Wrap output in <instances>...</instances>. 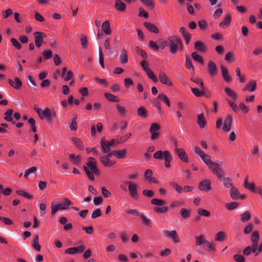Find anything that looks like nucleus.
I'll list each match as a JSON object with an SVG mask.
<instances>
[{"label": "nucleus", "instance_id": "bf43d9fd", "mask_svg": "<svg viewBox=\"0 0 262 262\" xmlns=\"http://www.w3.org/2000/svg\"><path fill=\"white\" fill-rule=\"evenodd\" d=\"M238 206V204L236 202H231L225 205L226 208L229 210H233L236 209Z\"/></svg>", "mask_w": 262, "mask_h": 262}, {"label": "nucleus", "instance_id": "a878e982", "mask_svg": "<svg viewBox=\"0 0 262 262\" xmlns=\"http://www.w3.org/2000/svg\"><path fill=\"white\" fill-rule=\"evenodd\" d=\"M120 62L122 64H126L128 62L127 51L124 49H121V54L119 57Z\"/></svg>", "mask_w": 262, "mask_h": 262}, {"label": "nucleus", "instance_id": "603ef678", "mask_svg": "<svg viewBox=\"0 0 262 262\" xmlns=\"http://www.w3.org/2000/svg\"><path fill=\"white\" fill-rule=\"evenodd\" d=\"M146 73L148 77L152 81H154L155 82H157L158 81L157 78L156 77V76L155 75L153 72L151 71L150 69H146Z\"/></svg>", "mask_w": 262, "mask_h": 262}, {"label": "nucleus", "instance_id": "aec40b11", "mask_svg": "<svg viewBox=\"0 0 262 262\" xmlns=\"http://www.w3.org/2000/svg\"><path fill=\"white\" fill-rule=\"evenodd\" d=\"M175 152L178 156L179 158L184 162L187 163L188 161V158L185 152V150L183 148H175Z\"/></svg>", "mask_w": 262, "mask_h": 262}, {"label": "nucleus", "instance_id": "2eb2a0df", "mask_svg": "<svg viewBox=\"0 0 262 262\" xmlns=\"http://www.w3.org/2000/svg\"><path fill=\"white\" fill-rule=\"evenodd\" d=\"M230 195L231 199L233 200L238 199L244 200L246 198V196L244 194H241L238 190L235 187H231L230 190Z\"/></svg>", "mask_w": 262, "mask_h": 262}, {"label": "nucleus", "instance_id": "052dcab7", "mask_svg": "<svg viewBox=\"0 0 262 262\" xmlns=\"http://www.w3.org/2000/svg\"><path fill=\"white\" fill-rule=\"evenodd\" d=\"M102 213L100 209L97 208L94 210L91 215V218L92 219H95L97 217L101 216Z\"/></svg>", "mask_w": 262, "mask_h": 262}, {"label": "nucleus", "instance_id": "ea45409f", "mask_svg": "<svg viewBox=\"0 0 262 262\" xmlns=\"http://www.w3.org/2000/svg\"><path fill=\"white\" fill-rule=\"evenodd\" d=\"M158 98L160 100L164 102L168 107L170 106V101L168 96L165 94L161 93L159 94Z\"/></svg>", "mask_w": 262, "mask_h": 262}, {"label": "nucleus", "instance_id": "4c0bfd02", "mask_svg": "<svg viewBox=\"0 0 262 262\" xmlns=\"http://www.w3.org/2000/svg\"><path fill=\"white\" fill-rule=\"evenodd\" d=\"M224 90L226 94L234 100H236L237 99V94L231 89L226 87Z\"/></svg>", "mask_w": 262, "mask_h": 262}, {"label": "nucleus", "instance_id": "9b49d317", "mask_svg": "<svg viewBox=\"0 0 262 262\" xmlns=\"http://www.w3.org/2000/svg\"><path fill=\"white\" fill-rule=\"evenodd\" d=\"M112 154H109L106 156H102L100 158V160L102 165L107 167H112L116 164V162L110 159Z\"/></svg>", "mask_w": 262, "mask_h": 262}, {"label": "nucleus", "instance_id": "8fccbe9b", "mask_svg": "<svg viewBox=\"0 0 262 262\" xmlns=\"http://www.w3.org/2000/svg\"><path fill=\"white\" fill-rule=\"evenodd\" d=\"M16 192L18 195L23 196L28 199L31 200L33 199V196L32 195L29 194L23 190H17Z\"/></svg>", "mask_w": 262, "mask_h": 262}, {"label": "nucleus", "instance_id": "7c9ffc66", "mask_svg": "<svg viewBox=\"0 0 262 262\" xmlns=\"http://www.w3.org/2000/svg\"><path fill=\"white\" fill-rule=\"evenodd\" d=\"M195 246H199L203 245L204 247L207 241L205 239L204 236L201 234L199 236H195Z\"/></svg>", "mask_w": 262, "mask_h": 262}, {"label": "nucleus", "instance_id": "c03bdc74", "mask_svg": "<svg viewBox=\"0 0 262 262\" xmlns=\"http://www.w3.org/2000/svg\"><path fill=\"white\" fill-rule=\"evenodd\" d=\"M13 111L12 109L7 110L4 114V119L8 122H12L13 118L12 117Z\"/></svg>", "mask_w": 262, "mask_h": 262}, {"label": "nucleus", "instance_id": "79ce46f5", "mask_svg": "<svg viewBox=\"0 0 262 262\" xmlns=\"http://www.w3.org/2000/svg\"><path fill=\"white\" fill-rule=\"evenodd\" d=\"M138 115L142 118H146L147 117V112L145 107H139L137 110Z\"/></svg>", "mask_w": 262, "mask_h": 262}, {"label": "nucleus", "instance_id": "0eeeda50", "mask_svg": "<svg viewBox=\"0 0 262 262\" xmlns=\"http://www.w3.org/2000/svg\"><path fill=\"white\" fill-rule=\"evenodd\" d=\"M168 42L170 52L172 54H176L181 46L180 39L176 35H171L168 37Z\"/></svg>", "mask_w": 262, "mask_h": 262}, {"label": "nucleus", "instance_id": "412c9836", "mask_svg": "<svg viewBox=\"0 0 262 262\" xmlns=\"http://www.w3.org/2000/svg\"><path fill=\"white\" fill-rule=\"evenodd\" d=\"M231 20V15L229 13H226L223 20L219 24V26L221 28H226L230 25Z\"/></svg>", "mask_w": 262, "mask_h": 262}, {"label": "nucleus", "instance_id": "774afa93", "mask_svg": "<svg viewBox=\"0 0 262 262\" xmlns=\"http://www.w3.org/2000/svg\"><path fill=\"white\" fill-rule=\"evenodd\" d=\"M52 56V51L51 50H45L42 53V56L46 59H50L51 58Z\"/></svg>", "mask_w": 262, "mask_h": 262}, {"label": "nucleus", "instance_id": "4be33fe9", "mask_svg": "<svg viewBox=\"0 0 262 262\" xmlns=\"http://www.w3.org/2000/svg\"><path fill=\"white\" fill-rule=\"evenodd\" d=\"M110 146L111 145L108 143V141H105L104 137L102 138L101 140V147L102 151L105 154L110 152L111 151Z\"/></svg>", "mask_w": 262, "mask_h": 262}, {"label": "nucleus", "instance_id": "473e14b6", "mask_svg": "<svg viewBox=\"0 0 262 262\" xmlns=\"http://www.w3.org/2000/svg\"><path fill=\"white\" fill-rule=\"evenodd\" d=\"M72 141L77 148L80 150L83 149L84 146L80 138L77 137H72Z\"/></svg>", "mask_w": 262, "mask_h": 262}, {"label": "nucleus", "instance_id": "e2e57ef3", "mask_svg": "<svg viewBox=\"0 0 262 262\" xmlns=\"http://www.w3.org/2000/svg\"><path fill=\"white\" fill-rule=\"evenodd\" d=\"M141 2L145 6L150 8H154V4L152 0H140Z\"/></svg>", "mask_w": 262, "mask_h": 262}, {"label": "nucleus", "instance_id": "1a4fd4ad", "mask_svg": "<svg viewBox=\"0 0 262 262\" xmlns=\"http://www.w3.org/2000/svg\"><path fill=\"white\" fill-rule=\"evenodd\" d=\"M160 128V126L157 123H153L151 124L149 132L151 135L150 139L152 140H155L159 138L160 134L158 132Z\"/></svg>", "mask_w": 262, "mask_h": 262}, {"label": "nucleus", "instance_id": "09e8293b", "mask_svg": "<svg viewBox=\"0 0 262 262\" xmlns=\"http://www.w3.org/2000/svg\"><path fill=\"white\" fill-rule=\"evenodd\" d=\"M192 93L196 97H201L205 96L204 90H200L197 88H191Z\"/></svg>", "mask_w": 262, "mask_h": 262}, {"label": "nucleus", "instance_id": "864d4df0", "mask_svg": "<svg viewBox=\"0 0 262 262\" xmlns=\"http://www.w3.org/2000/svg\"><path fill=\"white\" fill-rule=\"evenodd\" d=\"M99 61L101 67L104 69V58L102 50L100 47L99 48Z\"/></svg>", "mask_w": 262, "mask_h": 262}, {"label": "nucleus", "instance_id": "f3484780", "mask_svg": "<svg viewBox=\"0 0 262 262\" xmlns=\"http://www.w3.org/2000/svg\"><path fill=\"white\" fill-rule=\"evenodd\" d=\"M85 249L84 245H81L77 247L68 248L65 250L64 253L68 254L74 255L78 253L83 252Z\"/></svg>", "mask_w": 262, "mask_h": 262}, {"label": "nucleus", "instance_id": "37998d69", "mask_svg": "<svg viewBox=\"0 0 262 262\" xmlns=\"http://www.w3.org/2000/svg\"><path fill=\"white\" fill-rule=\"evenodd\" d=\"M180 213L181 215V217L184 220L188 219L190 215V211L185 208H182L181 209Z\"/></svg>", "mask_w": 262, "mask_h": 262}, {"label": "nucleus", "instance_id": "cd10ccee", "mask_svg": "<svg viewBox=\"0 0 262 262\" xmlns=\"http://www.w3.org/2000/svg\"><path fill=\"white\" fill-rule=\"evenodd\" d=\"M194 45L195 49L200 52L204 53L207 50L206 46L201 41L195 42Z\"/></svg>", "mask_w": 262, "mask_h": 262}, {"label": "nucleus", "instance_id": "423d86ee", "mask_svg": "<svg viewBox=\"0 0 262 262\" xmlns=\"http://www.w3.org/2000/svg\"><path fill=\"white\" fill-rule=\"evenodd\" d=\"M151 204L155 207L153 208V210L157 213H165L168 212V208L166 206H163L166 204V201L164 200L154 198L151 200Z\"/></svg>", "mask_w": 262, "mask_h": 262}, {"label": "nucleus", "instance_id": "680f3d73", "mask_svg": "<svg viewBox=\"0 0 262 262\" xmlns=\"http://www.w3.org/2000/svg\"><path fill=\"white\" fill-rule=\"evenodd\" d=\"M125 212L127 214L138 216L139 217L140 216V215L142 214V213L139 212L137 209H128L126 210Z\"/></svg>", "mask_w": 262, "mask_h": 262}, {"label": "nucleus", "instance_id": "5fc2aeb1", "mask_svg": "<svg viewBox=\"0 0 262 262\" xmlns=\"http://www.w3.org/2000/svg\"><path fill=\"white\" fill-rule=\"evenodd\" d=\"M248 86L249 88V91L251 92H254L256 90V82L255 80H251L248 83Z\"/></svg>", "mask_w": 262, "mask_h": 262}, {"label": "nucleus", "instance_id": "dca6fc26", "mask_svg": "<svg viewBox=\"0 0 262 262\" xmlns=\"http://www.w3.org/2000/svg\"><path fill=\"white\" fill-rule=\"evenodd\" d=\"M163 234L166 237L169 238L175 243L180 242V238L175 230H165L163 231Z\"/></svg>", "mask_w": 262, "mask_h": 262}, {"label": "nucleus", "instance_id": "a19ab883", "mask_svg": "<svg viewBox=\"0 0 262 262\" xmlns=\"http://www.w3.org/2000/svg\"><path fill=\"white\" fill-rule=\"evenodd\" d=\"M203 247L205 250L208 252L211 251L214 252L215 251L214 244L212 242H209L208 241H207L204 247Z\"/></svg>", "mask_w": 262, "mask_h": 262}, {"label": "nucleus", "instance_id": "3c124183", "mask_svg": "<svg viewBox=\"0 0 262 262\" xmlns=\"http://www.w3.org/2000/svg\"><path fill=\"white\" fill-rule=\"evenodd\" d=\"M77 116L76 115H74L73 119L72 120L71 123L69 125V127L71 130L74 131L77 129V124L76 122Z\"/></svg>", "mask_w": 262, "mask_h": 262}, {"label": "nucleus", "instance_id": "6ab92c4d", "mask_svg": "<svg viewBox=\"0 0 262 262\" xmlns=\"http://www.w3.org/2000/svg\"><path fill=\"white\" fill-rule=\"evenodd\" d=\"M208 71L211 77H214L217 74V68L212 61H209L208 63Z\"/></svg>", "mask_w": 262, "mask_h": 262}, {"label": "nucleus", "instance_id": "c756f323", "mask_svg": "<svg viewBox=\"0 0 262 262\" xmlns=\"http://www.w3.org/2000/svg\"><path fill=\"white\" fill-rule=\"evenodd\" d=\"M69 157L74 164L78 165L80 164L81 158L79 155L75 156L74 154H69Z\"/></svg>", "mask_w": 262, "mask_h": 262}, {"label": "nucleus", "instance_id": "9d476101", "mask_svg": "<svg viewBox=\"0 0 262 262\" xmlns=\"http://www.w3.org/2000/svg\"><path fill=\"white\" fill-rule=\"evenodd\" d=\"M125 184L128 186L129 193L131 197L137 199L138 198L137 185L131 181H126Z\"/></svg>", "mask_w": 262, "mask_h": 262}, {"label": "nucleus", "instance_id": "6e6552de", "mask_svg": "<svg viewBox=\"0 0 262 262\" xmlns=\"http://www.w3.org/2000/svg\"><path fill=\"white\" fill-rule=\"evenodd\" d=\"M244 186L246 189L258 195L262 199V185L255 187L254 182H248V176H247L244 182Z\"/></svg>", "mask_w": 262, "mask_h": 262}, {"label": "nucleus", "instance_id": "2f4dec72", "mask_svg": "<svg viewBox=\"0 0 262 262\" xmlns=\"http://www.w3.org/2000/svg\"><path fill=\"white\" fill-rule=\"evenodd\" d=\"M197 123L201 128H204L206 125V121L204 115L200 114L198 115Z\"/></svg>", "mask_w": 262, "mask_h": 262}, {"label": "nucleus", "instance_id": "bb28decb", "mask_svg": "<svg viewBox=\"0 0 262 262\" xmlns=\"http://www.w3.org/2000/svg\"><path fill=\"white\" fill-rule=\"evenodd\" d=\"M144 25L150 32L156 34H158L159 33L158 28L154 24L151 23L145 22L144 23Z\"/></svg>", "mask_w": 262, "mask_h": 262}, {"label": "nucleus", "instance_id": "4468645a", "mask_svg": "<svg viewBox=\"0 0 262 262\" xmlns=\"http://www.w3.org/2000/svg\"><path fill=\"white\" fill-rule=\"evenodd\" d=\"M158 77L159 81L162 84L169 87L173 85L172 82L164 72H160Z\"/></svg>", "mask_w": 262, "mask_h": 262}, {"label": "nucleus", "instance_id": "13d9d810", "mask_svg": "<svg viewBox=\"0 0 262 262\" xmlns=\"http://www.w3.org/2000/svg\"><path fill=\"white\" fill-rule=\"evenodd\" d=\"M198 213L201 216L208 217L210 215V212L207 210L200 208L198 209Z\"/></svg>", "mask_w": 262, "mask_h": 262}, {"label": "nucleus", "instance_id": "a211bd4d", "mask_svg": "<svg viewBox=\"0 0 262 262\" xmlns=\"http://www.w3.org/2000/svg\"><path fill=\"white\" fill-rule=\"evenodd\" d=\"M199 189L203 191L208 192L211 189L210 181L205 179L200 182Z\"/></svg>", "mask_w": 262, "mask_h": 262}, {"label": "nucleus", "instance_id": "e433bc0d", "mask_svg": "<svg viewBox=\"0 0 262 262\" xmlns=\"http://www.w3.org/2000/svg\"><path fill=\"white\" fill-rule=\"evenodd\" d=\"M112 155L116 157L118 159L124 158L126 154V150L125 149H123L119 150H115L113 151Z\"/></svg>", "mask_w": 262, "mask_h": 262}, {"label": "nucleus", "instance_id": "20e7f679", "mask_svg": "<svg viewBox=\"0 0 262 262\" xmlns=\"http://www.w3.org/2000/svg\"><path fill=\"white\" fill-rule=\"evenodd\" d=\"M153 157L156 160H163L165 167H170V162L172 158L171 153L169 150H158L154 153Z\"/></svg>", "mask_w": 262, "mask_h": 262}, {"label": "nucleus", "instance_id": "72a5a7b5", "mask_svg": "<svg viewBox=\"0 0 262 262\" xmlns=\"http://www.w3.org/2000/svg\"><path fill=\"white\" fill-rule=\"evenodd\" d=\"M177 105L179 110L176 112V116H177V117L178 119H180L181 117H182L181 111L184 110L185 108V106L184 104L181 101L177 102Z\"/></svg>", "mask_w": 262, "mask_h": 262}, {"label": "nucleus", "instance_id": "ddd939ff", "mask_svg": "<svg viewBox=\"0 0 262 262\" xmlns=\"http://www.w3.org/2000/svg\"><path fill=\"white\" fill-rule=\"evenodd\" d=\"M34 36L35 46L37 48L40 47L43 43V38L46 37V35L42 32H35L34 33Z\"/></svg>", "mask_w": 262, "mask_h": 262}, {"label": "nucleus", "instance_id": "6e6d98bb", "mask_svg": "<svg viewBox=\"0 0 262 262\" xmlns=\"http://www.w3.org/2000/svg\"><path fill=\"white\" fill-rule=\"evenodd\" d=\"M225 60L227 62H234L235 59L233 57V53L231 52L227 53L225 56Z\"/></svg>", "mask_w": 262, "mask_h": 262}, {"label": "nucleus", "instance_id": "f704fd0d", "mask_svg": "<svg viewBox=\"0 0 262 262\" xmlns=\"http://www.w3.org/2000/svg\"><path fill=\"white\" fill-rule=\"evenodd\" d=\"M32 246L36 251L39 252L41 249L40 246L39 244V238L38 235H36L32 241Z\"/></svg>", "mask_w": 262, "mask_h": 262}, {"label": "nucleus", "instance_id": "49530a36", "mask_svg": "<svg viewBox=\"0 0 262 262\" xmlns=\"http://www.w3.org/2000/svg\"><path fill=\"white\" fill-rule=\"evenodd\" d=\"M226 238V234L223 231L218 232L215 235V241L217 242H222Z\"/></svg>", "mask_w": 262, "mask_h": 262}, {"label": "nucleus", "instance_id": "f8f14e48", "mask_svg": "<svg viewBox=\"0 0 262 262\" xmlns=\"http://www.w3.org/2000/svg\"><path fill=\"white\" fill-rule=\"evenodd\" d=\"M232 119L233 117L232 115H228L226 117L222 126V130L223 132L228 133L230 130L232 123Z\"/></svg>", "mask_w": 262, "mask_h": 262}, {"label": "nucleus", "instance_id": "58836bf2", "mask_svg": "<svg viewBox=\"0 0 262 262\" xmlns=\"http://www.w3.org/2000/svg\"><path fill=\"white\" fill-rule=\"evenodd\" d=\"M251 219V213L249 211H247L240 214V219L243 223H246L249 221Z\"/></svg>", "mask_w": 262, "mask_h": 262}, {"label": "nucleus", "instance_id": "f257e3e1", "mask_svg": "<svg viewBox=\"0 0 262 262\" xmlns=\"http://www.w3.org/2000/svg\"><path fill=\"white\" fill-rule=\"evenodd\" d=\"M195 153L199 156L204 163L207 166L209 170L214 174H215L220 181H222L224 186L226 188H231L232 186V179L230 178H224V172L221 165L223 162L220 161V163L213 162L211 160L209 155L205 154L201 149L198 147H194Z\"/></svg>", "mask_w": 262, "mask_h": 262}, {"label": "nucleus", "instance_id": "338daca9", "mask_svg": "<svg viewBox=\"0 0 262 262\" xmlns=\"http://www.w3.org/2000/svg\"><path fill=\"white\" fill-rule=\"evenodd\" d=\"M159 49H164L166 47L168 46V42L167 40L163 39H159L158 41Z\"/></svg>", "mask_w": 262, "mask_h": 262}, {"label": "nucleus", "instance_id": "c85d7f7f", "mask_svg": "<svg viewBox=\"0 0 262 262\" xmlns=\"http://www.w3.org/2000/svg\"><path fill=\"white\" fill-rule=\"evenodd\" d=\"M116 107L118 113L121 116L126 117L127 116V111L124 106L117 104Z\"/></svg>", "mask_w": 262, "mask_h": 262}, {"label": "nucleus", "instance_id": "b1692460", "mask_svg": "<svg viewBox=\"0 0 262 262\" xmlns=\"http://www.w3.org/2000/svg\"><path fill=\"white\" fill-rule=\"evenodd\" d=\"M102 31L106 35H109L112 34V30L110 28V23L108 20L103 22L101 25Z\"/></svg>", "mask_w": 262, "mask_h": 262}, {"label": "nucleus", "instance_id": "f03ea898", "mask_svg": "<svg viewBox=\"0 0 262 262\" xmlns=\"http://www.w3.org/2000/svg\"><path fill=\"white\" fill-rule=\"evenodd\" d=\"M86 165L83 166L84 170L89 179L91 181H94V174L99 175L100 173V171L97 167L96 160L92 157L89 158L87 160Z\"/></svg>", "mask_w": 262, "mask_h": 262}, {"label": "nucleus", "instance_id": "0e129e2a", "mask_svg": "<svg viewBox=\"0 0 262 262\" xmlns=\"http://www.w3.org/2000/svg\"><path fill=\"white\" fill-rule=\"evenodd\" d=\"M37 170V168L35 166H33V167H32L29 169H28L24 173V177L25 178H27L28 177V176L31 174V173H33L34 172H35Z\"/></svg>", "mask_w": 262, "mask_h": 262}, {"label": "nucleus", "instance_id": "de8ad7c7", "mask_svg": "<svg viewBox=\"0 0 262 262\" xmlns=\"http://www.w3.org/2000/svg\"><path fill=\"white\" fill-rule=\"evenodd\" d=\"M259 240V232L257 231H254L251 235V241L252 243H258Z\"/></svg>", "mask_w": 262, "mask_h": 262}, {"label": "nucleus", "instance_id": "393cba45", "mask_svg": "<svg viewBox=\"0 0 262 262\" xmlns=\"http://www.w3.org/2000/svg\"><path fill=\"white\" fill-rule=\"evenodd\" d=\"M8 82L9 84L15 89H19L22 86L21 81L17 77L14 78V81L9 79Z\"/></svg>", "mask_w": 262, "mask_h": 262}, {"label": "nucleus", "instance_id": "39448f33", "mask_svg": "<svg viewBox=\"0 0 262 262\" xmlns=\"http://www.w3.org/2000/svg\"><path fill=\"white\" fill-rule=\"evenodd\" d=\"M73 203L67 198L63 199L60 202H53L51 204V213L55 214L59 210H67Z\"/></svg>", "mask_w": 262, "mask_h": 262}, {"label": "nucleus", "instance_id": "5701e85b", "mask_svg": "<svg viewBox=\"0 0 262 262\" xmlns=\"http://www.w3.org/2000/svg\"><path fill=\"white\" fill-rule=\"evenodd\" d=\"M221 68L222 75L224 80L226 82H230L231 81V78L229 74V71L228 69L223 66H221Z\"/></svg>", "mask_w": 262, "mask_h": 262}, {"label": "nucleus", "instance_id": "a18cd8bd", "mask_svg": "<svg viewBox=\"0 0 262 262\" xmlns=\"http://www.w3.org/2000/svg\"><path fill=\"white\" fill-rule=\"evenodd\" d=\"M193 59L199 63L203 64L204 63L203 59L201 56L199 55L196 52H193L191 54Z\"/></svg>", "mask_w": 262, "mask_h": 262}, {"label": "nucleus", "instance_id": "c9c22d12", "mask_svg": "<svg viewBox=\"0 0 262 262\" xmlns=\"http://www.w3.org/2000/svg\"><path fill=\"white\" fill-rule=\"evenodd\" d=\"M115 8L121 12L124 11L126 9L125 4L120 0H116L115 5Z\"/></svg>", "mask_w": 262, "mask_h": 262}, {"label": "nucleus", "instance_id": "69168bd1", "mask_svg": "<svg viewBox=\"0 0 262 262\" xmlns=\"http://www.w3.org/2000/svg\"><path fill=\"white\" fill-rule=\"evenodd\" d=\"M10 41L12 43V45L16 48L17 50H20L21 48V44L14 38H11L10 39Z\"/></svg>", "mask_w": 262, "mask_h": 262}, {"label": "nucleus", "instance_id": "7ed1b4c3", "mask_svg": "<svg viewBox=\"0 0 262 262\" xmlns=\"http://www.w3.org/2000/svg\"><path fill=\"white\" fill-rule=\"evenodd\" d=\"M34 111L37 113L39 118L41 119H45L49 123H51L52 121V118L56 117V113L54 110H51L48 107H46L43 110L39 108L37 106L34 107Z\"/></svg>", "mask_w": 262, "mask_h": 262}, {"label": "nucleus", "instance_id": "4d7b16f0", "mask_svg": "<svg viewBox=\"0 0 262 262\" xmlns=\"http://www.w3.org/2000/svg\"><path fill=\"white\" fill-rule=\"evenodd\" d=\"M104 95L105 98L110 101L117 102L118 101L117 97L112 94L106 93Z\"/></svg>", "mask_w": 262, "mask_h": 262}]
</instances>
